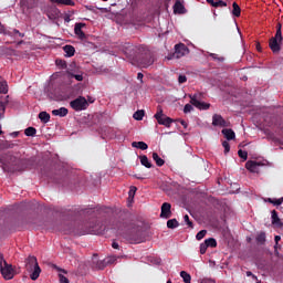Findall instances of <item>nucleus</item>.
I'll use <instances>...</instances> for the list:
<instances>
[{
  "instance_id": "49530a36",
  "label": "nucleus",
  "mask_w": 283,
  "mask_h": 283,
  "mask_svg": "<svg viewBox=\"0 0 283 283\" xmlns=\"http://www.w3.org/2000/svg\"><path fill=\"white\" fill-rule=\"evenodd\" d=\"M55 231H62L63 233H74V229L67 228V229H62V228H53Z\"/></svg>"
},
{
  "instance_id": "f8f14e48",
  "label": "nucleus",
  "mask_w": 283,
  "mask_h": 283,
  "mask_svg": "<svg viewBox=\"0 0 283 283\" xmlns=\"http://www.w3.org/2000/svg\"><path fill=\"white\" fill-rule=\"evenodd\" d=\"M83 28H85V23H76L74 28V32L76 36L81 39V41H84V39H87V36L85 35V32H83Z\"/></svg>"
},
{
  "instance_id": "20e7f679",
  "label": "nucleus",
  "mask_w": 283,
  "mask_h": 283,
  "mask_svg": "<svg viewBox=\"0 0 283 283\" xmlns=\"http://www.w3.org/2000/svg\"><path fill=\"white\" fill-rule=\"evenodd\" d=\"M70 106L74 112H83L90 107V103H87V99L84 96H78L70 102Z\"/></svg>"
},
{
  "instance_id": "6e6d98bb",
  "label": "nucleus",
  "mask_w": 283,
  "mask_h": 283,
  "mask_svg": "<svg viewBox=\"0 0 283 283\" xmlns=\"http://www.w3.org/2000/svg\"><path fill=\"white\" fill-rule=\"evenodd\" d=\"M280 240H282V237H280V235H275V237H274V241H275V247H274V249H277V244L280 243Z\"/></svg>"
},
{
  "instance_id": "f257e3e1",
  "label": "nucleus",
  "mask_w": 283,
  "mask_h": 283,
  "mask_svg": "<svg viewBox=\"0 0 283 283\" xmlns=\"http://www.w3.org/2000/svg\"><path fill=\"white\" fill-rule=\"evenodd\" d=\"M112 229L118 235H123L124 240L129 242L130 244H140L144 242L143 231L139 230L138 227H133L132 229L127 228V223L117 221L111 228L109 227H98L96 224H92L88 228L82 230L80 235H85V233H93L98 235L105 231H109Z\"/></svg>"
},
{
  "instance_id": "e433bc0d",
  "label": "nucleus",
  "mask_w": 283,
  "mask_h": 283,
  "mask_svg": "<svg viewBox=\"0 0 283 283\" xmlns=\"http://www.w3.org/2000/svg\"><path fill=\"white\" fill-rule=\"evenodd\" d=\"M25 136H36V128L34 127H28L24 130Z\"/></svg>"
},
{
  "instance_id": "ea45409f",
  "label": "nucleus",
  "mask_w": 283,
  "mask_h": 283,
  "mask_svg": "<svg viewBox=\"0 0 283 283\" xmlns=\"http://www.w3.org/2000/svg\"><path fill=\"white\" fill-rule=\"evenodd\" d=\"M190 112H193V104H186L184 107V114H189Z\"/></svg>"
},
{
  "instance_id": "5fc2aeb1",
  "label": "nucleus",
  "mask_w": 283,
  "mask_h": 283,
  "mask_svg": "<svg viewBox=\"0 0 283 283\" xmlns=\"http://www.w3.org/2000/svg\"><path fill=\"white\" fill-rule=\"evenodd\" d=\"M247 276H248V277H252V279L255 280V282H258V277L255 276V274H253V272L248 271V272H247Z\"/></svg>"
},
{
  "instance_id": "bb28decb",
  "label": "nucleus",
  "mask_w": 283,
  "mask_h": 283,
  "mask_svg": "<svg viewBox=\"0 0 283 283\" xmlns=\"http://www.w3.org/2000/svg\"><path fill=\"white\" fill-rule=\"evenodd\" d=\"M167 227L168 229H178V227H180V223H178V220L176 219H169L167 221Z\"/></svg>"
},
{
  "instance_id": "a211bd4d",
  "label": "nucleus",
  "mask_w": 283,
  "mask_h": 283,
  "mask_svg": "<svg viewBox=\"0 0 283 283\" xmlns=\"http://www.w3.org/2000/svg\"><path fill=\"white\" fill-rule=\"evenodd\" d=\"M66 114H69V111H67V108H65V107H61V108H59V109H53V111H52V115H53V116H60V118H64V116H65Z\"/></svg>"
},
{
  "instance_id": "ddd939ff",
  "label": "nucleus",
  "mask_w": 283,
  "mask_h": 283,
  "mask_svg": "<svg viewBox=\"0 0 283 283\" xmlns=\"http://www.w3.org/2000/svg\"><path fill=\"white\" fill-rule=\"evenodd\" d=\"M272 224L273 227H276L277 229H282L283 227V222L282 220L280 219V217L277 216V211L275 210H272Z\"/></svg>"
},
{
  "instance_id": "5701e85b",
  "label": "nucleus",
  "mask_w": 283,
  "mask_h": 283,
  "mask_svg": "<svg viewBox=\"0 0 283 283\" xmlns=\"http://www.w3.org/2000/svg\"><path fill=\"white\" fill-rule=\"evenodd\" d=\"M59 14H61V11H59V9H53L51 11H48V17L51 21L59 19Z\"/></svg>"
},
{
  "instance_id": "c9c22d12",
  "label": "nucleus",
  "mask_w": 283,
  "mask_h": 283,
  "mask_svg": "<svg viewBox=\"0 0 283 283\" xmlns=\"http://www.w3.org/2000/svg\"><path fill=\"white\" fill-rule=\"evenodd\" d=\"M55 65L62 70H67V62H65V60H56Z\"/></svg>"
},
{
  "instance_id": "7ed1b4c3",
  "label": "nucleus",
  "mask_w": 283,
  "mask_h": 283,
  "mask_svg": "<svg viewBox=\"0 0 283 283\" xmlns=\"http://www.w3.org/2000/svg\"><path fill=\"white\" fill-rule=\"evenodd\" d=\"M25 271L29 272L31 280L35 282V280H39V276L41 275V266H39V261L36 260V256L30 255L25 259Z\"/></svg>"
},
{
  "instance_id": "4468645a",
  "label": "nucleus",
  "mask_w": 283,
  "mask_h": 283,
  "mask_svg": "<svg viewBox=\"0 0 283 283\" xmlns=\"http://www.w3.org/2000/svg\"><path fill=\"white\" fill-rule=\"evenodd\" d=\"M280 40H277L276 38H271L270 39V50H272V52L276 53L280 52V50H282V48L280 46Z\"/></svg>"
},
{
  "instance_id": "423d86ee",
  "label": "nucleus",
  "mask_w": 283,
  "mask_h": 283,
  "mask_svg": "<svg viewBox=\"0 0 283 283\" xmlns=\"http://www.w3.org/2000/svg\"><path fill=\"white\" fill-rule=\"evenodd\" d=\"M1 275L6 280H12L14 277V268H12V264H8V262H4V266L0 268Z\"/></svg>"
},
{
  "instance_id": "09e8293b",
  "label": "nucleus",
  "mask_w": 283,
  "mask_h": 283,
  "mask_svg": "<svg viewBox=\"0 0 283 283\" xmlns=\"http://www.w3.org/2000/svg\"><path fill=\"white\" fill-rule=\"evenodd\" d=\"M70 77H71V78H76L77 81H83V75H82V74H74V73H71V74H70Z\"/></svg>"
},
{
  "instance_id": "c85d7f7f",
  "label": "nucleus",
  "mask_w": 283,
  "mask_h": 283,
  "mask_svg": "<svg viewBox=\"0 0 283 283\" xmlns=\"http://www.w3.org/2000/svg\"><path fill=\"white\" fill-rule=\"evenodd\" d=\"M205 242L208 248L210 247L211 249H216V247H218V241L213 238L206 239Z\"/></svg>"
},
{
  "instance_id": "2f4dec72",
  "label": "nucleus",
  "mask_w": 283,
  "mask_h": 283,
  "mask_svg": "<svg viewBox=\"0 0 283 283\" xmlns=\"http://www.w3.org/2000/svg\"><path fill=\"white\" fill-rule=\"evenodd\" d=\"M145 117V111H137L134 113L133 118H135V120H143V118Z\"/></svg>"
},
{
  "instance_id": "a19ab883",
  "label": "nucleus",
  "mask_w": 283,
  "mask_h": 283,
  "mask_svg": "<svg viewBox=\"0 0 283 283\" xmlns=\"http://www.w3.org/2000/svg\"><path fill=\"white\" fill-rule=\"evenodd\" d=\"M184 221L190 229H193V222H191V220L189 219V214L184 216Z\"/></svg>"
},
{
  "instance_id": "2eb2a0df",
  "label": "nucleus",
  "mask_w": 283,
  "mask_h": 283,
  "mask_svg": "<svg viewBox=\"0 0 283 283\" xmlns=\"http://www.w3.org/2000/svg\"><path fill=\"white\" fill-rule=\"evenodd\" d=\"M174 12L175 14H185L187 12V9H185V4L180 2V0H177L174 4Z\"/></svg>"
},
{
  "instance_id": "6e6552de",
  "label": "nucleus",
  "mask_w": 283,
  "mask_h": 283,
  "mask_svg": "<svg viewBox=\"0 0 283 283\" xmlns=\"http://www.w3.org/2000/svg\"><path fill=\"white\" fill-rule=\"evenodd\" d=\"M262 163L260 161H253V160H249L245 163V169H248V171H251V174H260V168L262 167Z\"/></svg>"
},
{
  "instance_id": "603ef678",
  "label": "nucleus",
  "mask_w": 283,
  "mask_h": 283,
  "mask_svg": "<svg viewBox=\"0 0 283 283\" xmlns=\"http://www.w3.org/2000/svg\"><path fill=\"white\" fill-rule=\"evenodd\" d=\"M178 83H180V84L187 83V76L186 75H179Z\"/></svg>"
},
{
  "instance_id": "72a5a7b5",
  "label": "nucleus",
  "mask_w": 283,
  "mask_h": 283,
  "mask_svg": "<svg viewBox=\"0 0 283 283\" xmlns=\"http://www.w3.org/2000/svg\"><path fill=\"white\" fill-rule=\"evenodd\" d=\"M118 260V256L113 255V256H108L104 260L105 264H116V261Z\"/></svg>"
},
{
  "instance_id": "864d4df0",
  "label": "nucleus",
  "mask_w": 283,
  "mask_h": 283,
  "mask_svg": "<svg viewBox=\"0 0 283 283\" xmlns=\"http://www.w3.org/2000/svg\"><path fill=\"white\" fill-rule=\"evenodd\" d=\"M105 266H107L105 261H101L99 263H97V269H99L101 271H103V269H105Z\"/></svg>"
},
{
  "instance_id": "052dcab7",
  "label": "nucleus",
  "mask_w": 283,
  "mask_h": 283,
  "mask_svg": "<svg viewBox=\"0 0 283 283\" xmlns=\"http://www.w3.org/2000/svg\"><path fill=\"white\" fill-rule=\"evenodd\" d=\"M282 202H283V198L275 199V207H280V205H282Z\"/></svg>"
},
{
  "instance_id": "37998d69",
  "label": "nucleus",
  "mask_w": 283,
  "mask_h": 283,
  "mask_svg": "<svg viewBox=\"0 0 283 283\" xmlns=\"http://www.w3.org/2000/svg\"><path fill=\"white\" fill-rule=\"evenodd\" d=\"M210 56H211V59H213L214 61H219V63H223V61H224V57L218 56V54H216V53H210Z\"/></svg>"
},
{
  "instance_id": "4be33fe9",
  "label": "nucleus",
  "mask_w": 283,
  "mask_h": 283,
  "mask_svg": "<svg viewBox=\"0 0 283 283\" xmlns=\"http://www.w3.org/2000/svg\"><path fill=\"white\" fill-rule=\"evenodd\" d=\"M272 39L279 40V43H282V23L276 24V33Z\"/></svg>"
},
{
  "instance_id": "dca6fc26",
  "label": "nucleus",
  "mask_w": 283,
  "mask_h": 283,
  "mask_svg": "<svg viewBox=\"0 0 283 283\" xmlns=\"http://www.w3.org/2000/svg\"><path fill=\"white\" fill-rule=\"evenodd\" d=\"M221 133L223 134L224 138H227V140H235V132H233V129L223 128Z\"/></svg>"
},
{
  "instance_id": "a18cd8bd",
  "label": "nucleus",
  "mask_w": 283,
  "mask_h": 283,
  "mask_svg": "<svg viewBox=\"0 0 283 283\" xmlns=\"http://www.w3.org/2000/svg\"><path fill=\"white\" fill-rule=\"evenodd\" d=\"M222 147L224 148V154H229V151H231V145H229V142L224 140L222 143Z\"/></svg>"
},
{
  "instance_id": "0e129e2a",
  "label": "nucleus",
  "mask_w": 283,
  "mask_h": 283,
  "mask_svg": "<svg viewBox=\"0 0 283 283\" xmlns=\"http://www.w3.org/2000/svg\"><path fill=\"white\" fill-rule=\"evenodd\" d=\"M0 163L2 164V169H8V164L3 159H0Z\"/></svg>"
},
{
  "instance_id": "e2e57ef3",
  "label": "nucleus",
  "mask_w": 283,
  "mask_h": 283,
  "mask_svg": "<svg viewBox=\"0 0 283 283\" xmlns=\"http://www.w3.org/2000/svg\"><path fill=\"white\" fill-rule=\"evenodd\" d=\"M145 75H143V73H138L137 74V81H140V83H143V78Z\"/></svg>"
},
{
  "instance_id": "de8ad7c7",
  "label": "nucleus",
  "mask_w": 283,
  "mask_h": 283,
  "mask_svg": "<svg viewBox=\"0 0 283 283\" xmlns=\"http://www.w3.org/2000/svg\"><path fill=\"white\" fill-rule=\"evenodd\" d=\"M207 235V230H201L197 233L196 238L197 240H202Z\"/></svg>"
},
{
  "instance_id": "cd10ccee",
  "label": "nucleus",
  "mask_w": 283,
  "mask_h": 283,
  "mask_svg": "<svg viewBox=\"0 0 283 283\" xmlns=\"http://www.w3.org/2000/svg\"><path fill=\"white\" fill-rule=\"evenodd\" d=\"M256 242H258V244H264L266 242V233L265 232H260L256 235Z\"/></svg>"
},
{
  "instance_id": "473e14b6",
  "label": "nucleus",
  "mask_w": 283,
  "mask_h": 283,
  "mask_svg": "<svg viewBox=\"0 0 283 283\" xmlns=\"http://www.w3.org/2000/svg\"><path fill=\"white\" fill-rule=\"evenodd\" d=\"M0 94H8V82H0Z\"/></svg>"
},
{
  "instance_id": "774afa93",
  "label": "nucleus",
  "mask_w": 283,
  "mask_h": 283,
  "mask_svg": "<svg viewBox=\"0 0 283 283\" xmlns=\"http://www.w3.org/2000/svg\"><path fill=\"white\" fill-rule=\"evenodd\" d=\"M132 193H136V187H132L129 190V196H132Z\"/></svg>"
},
{
  "instance_id": "f704fd0d",
  "label": "nucleus",
  "mask_w": 283,
  "mask_h": 283,
  "mask_svg": "<svg viewBox=\"0 0 283 283\" xmlns=\"http://www.w3.org/2000/svg\"><path fill=\"white\" fill-rule=\"evenodd\" d=\"M6 118V102H0V120Z\"/></svg>"
},
{
  "instance_id": "680f3d73",
  "label": "nucleus",
  "mask_w": 283,
  "mask_h": 283,
  "mask_svg": "<svg viewBox=\"0 0 283 283\" xmlns=\"http://www.w3.org/2000/svg\"><path fill=\"white\" fill-rule=\"evenodd\" d=\"M179 123H180V125H182V127H184L185 129H187L188 124H187V122H186L185 119L179 120Z\"/></svg>"
},
{
  "instance_id": "4c0bfd02",
  "label": "nucleus",
  "mask_w": 283,
  "mask_h": 283,
  "mask_svg": "<svg viewBox=\"0 0 283 283\" xmlns=\"http://www.w3.org/2000/svg\"><path fill=\"white\" fill-rule=\"evenodd\" d=\"M2 149H14V143L12 142H4L1 144Z\"/></svg>"
},
{
  "instance_id": "13d9d810",
  "label": "nucleus",
  "mask_w": 283,
  "mask_h": 283,
  "mask_svg": "<svg viewBox=\"0 0 283 283\" xmlns=\"http://www.w3.org/2000/svg\"><path fill=\"white\" fill-rule=\"evenodd\" d=\"M201 283H216L213 279H202Z\"/></svg>"
},
{
  "instance_id": "f3484780",
  "label": "nucleus",
  "mask_w": 283,
  "mask_h": 283,
  "mask_svg": "<svg viewBox=\"0 0 283 283\" xmlns=\"http://www.w3.org/2000/svg\"><path fill=\"white\" fill-rule=\"evenodd\" d=\"M21 3L24 8H28V10H32L39 6V0H21Z\"/></svg>"
},
{
  "instance_id": "0eeeda50",
  "label": "nucleus",
  "mask_w": 283,
  "mask_h": 283,
  "mask_svg": "<svg viewBox=\"0 0 283 283\" xmlns=\"http://www.w3.org/2000/svg\"><path fill=\"white\" fill-rule=\"evenodd\" d=\"M190 103L197 109H209L211 107V104L198 101V95H190Z\"/></svg>"
},
{
  "instance_id": "4d7b16f0",
  "label": "nucleus",
  "mask_w": 283,
  "mask_h": 283,
  "mask_svg": "<svg viewBox=\"0 0 283 283\" xmlns=\"http://www.w3.org/2000/svg\"><path fill=\"white\" fill-rule=\"evenodd\" d=\"M13 34H18V36H20L21 39H23V36H25V33H21L19 30L14 29L13 30Z\"/></svg>"
},
{
  "instance_id": "f03ea898",
  "label": "nucleus",
  "mask_w": 283,
  "mask_h": 283,
  "mask_svg": "<svg viewBox=\"0 0 283 283\" xmlns=\"http://www.w3.org/2000/svg\"><path fill=\"white\" fill-rule=\"evenodd\" d=\"M124 54L132 61L133 65H139V67H149L154 65V55L151 51L145 45H133L127 43L125 45Z\"/></svg>"
},
{
  "instance_id": "69168bd1",
  "label": "nucleus",
  "mask_w": 283,
  "mask_h": 283,
  "mask_svg": "<svg viewBox=\"0 0 283 283\" xmlns=\"http://www.w3.org/2000/svg\"><path fill=\"white\" fill-rule=\"evenodd\" d=\"M112 247H113L114 249H119L120 245H118V242L113 241Z\"/></svg>"
},
{
  "instance_id": "338daca9",
  "label": "nucleus",
  "mask_w": 283,
  "mask_h": 283,
  "mask_svg": "<svg viewBox=\"0 0 283 283\" xmlns=\"http://www.w3.org/2000/svg\"><path fill=\"white\" fill-rule=\"evenodd\" d=\"M275 200H276V199L268 198L266 202H270V205H274V206H275Z\"/></svg>"
},
{
  "instance_id": "aec40b11",
  "label": "nucleus",
  "mask_w": 283,
  "mask_h": 283,
  "mask_svg": "<svg viewBox=\"0 0 283 283\" xmlns=\"http://www.w3.org/2000/svg\"><path fill=\"white\" fill-rule=\"evenodd\" d=\"M140 163L143 167H146L147 169H151L154 165L149 163V158H147V155L139 156Z\"/></svg>"
},
{
  "instance_id": "1a4fd4ad",
  "label": "nucleus",
  "mask_w": 283,
  "mask_h": 283,
  "mask_svg": "<svg viewBox=\"0 0 283 283\" xmlns=\"http://www.w3.org/2000/svg\"><path fill=\"white\" fill-rule=\"evenodd\" d=\"M186 54H189V48H187V45L182 43L175 45V55L177 59H181V56H185Z\"/></svg>"
},
{
  "instance_id": "a878e982",
  "label": "nucleus",
  "mask_w": 283,
  "mask_h": 283,
  "mask_svg": "<svg viewBox=\"0 0 283 283\" xmlns=\"http://www.w3.org/2000/svg\"><path fill=\"white\" fill-rule=\"evenodd\" d=\"M232 14L233 17H240V14H242V9H240V6L237 4V2L232 3Z\"/></svg>"
},
{
  "instance_id": "c756f323",
  "label": "nucleus",
  "mask_w": 283,
  "mask_h": 283,
  "mask_svg": "<svg viewBox=\"0 0 283 283\" xmlns=\"http://www.w3.org/2000/svg\"><path fill=\"white\" fill-rule=\"evenodd\" d=\"M51 3H59L61 6H74L72 0H51Z\"/></svg>"
},
{
  "instance_id": "7c9ffc66",
  "label": "nucleus",
  "mask_w": 283,
  "mask_h": 283,
  "mask_svg": "<svg viewBox=\"0 0 283 283\" xmlns=\"http://www.w3.org/2000/svg\"><path fill=\"white\" fill-rule=\"evenodd\" d=\"M180 277H182L185 283H191V274L187 273V271H181Z\"/></svg>"
},
{
  "instance_id": "58836bf2",
  "label": "nucleus",
  "mask_w": 283,
  "mask_h": 283,
  "mask_svg": "<svg viewBox=\"0 0 283 283\" xmlns=\"http://www.w3.org/2000/svg\"><path fill=\"white\" fill-rule=\"evenodd\" d=\"M238 156L239 158H242V160H247V158H249V153H247V150L239 149Z\"/></svg>"
},
{
  "instance_id": "c03bdc74",
  "label": "nucleus",
  "mask_w": 283,
  "mask_h": 283,
  "mask_svg": "<svg viewBox=\"0 0 283 283\" xmlns=\"http://www.w3.org/2000/svg\"><path fill=\"white\" fill-rule=\"evenodd\" d=\"M207 249H209V245H207L206 241L200 244V253L201 255H205L207 253Z\"/></svg>"
},
{
  "instance_id": "79ce46f5",
  "label": "nucleus",
  "mask_w": 283,
  "mask_h": 283,
  "mask_svg": "<svg viewBox=\"0 0 283 283\" xmlns=\"http://www.w3.org/2000/svg\"><path fill=\"white\" fill-rule=\"evenodd\" d=\"M214 8H227V2L222 0L214 1Z\"/></svg>"
},
{
  "instance_id": "bf43d9fd",
  "label": "nucleus",
  "mask_w": 283,
  "mask_h": 283,
  "mask_svg": "<svg viewBox=\"0 0 283 283\" xmlns=\"http://www.w3.org/2000/svg\"><path fill=\"white\" fill-rule=\"evenodd\" d=\"M11 160H13V164H11L12 167H14V165H17V163H23V160L17 159L14 157H11Z\"/></svg>"
},
{
  "instance_id": "393cba45",
  "label": "nucleus",
  "mask_w": 283,
  "mask_h": 283,
  "mask_svg": "<svg viewBox=\"0 0 283 283\" xmlns=\"http://www.w3.org/2000/svg\"><path fill=\"white\" fill-rule=\"evenodd\" d=\"M153 160H155L157 167H163V165H165L164 159L158 156V153H153Z\"/></svg>"
},
{
  "instance_id": "9b49d317",
  "label": "nucleus",
  "mask_w": 283,
  "mask_h": 283,
  "mask_svg": "<svg viewBox=\"0 0 283 283\" xmlns=\"http://www.w3.org/2000/svg\"><path fill=\"white\" fill-rule=\"evenodd\" d=\"M160 218H165L166 220H168V218H171V203L164 202L161 205Z\"/></svg>"
},
{
  "instance_id": "6ab92c4d",
  "label": "nucleus",
  "mask_w": 283,
  "mask_h": 283,
  "mask_svg": "<svg viewBox=\"0 0 283 283\" xmlns=\"http://www.w3.org/2000/svg\"><path fill=\"white\" fill-rule=\"evenodd\" d=\"M132 147H135L136 149H142V151L149 149V146L145 142H133Z\"/></svg>"
},
{
  "instance_id": "b1692460",
  "label": "nucleus",
  "mask_w": 283,
  "mask_h": 283,
  "mask_svg": "<svg viewBox=\"0 0 283 283\" xmlns=\"http://www.w3.org/2000/svg\"><path fill=\"white\" fill-rule=\"evenodd\" d=\"M39 118H40L41 123H50V113L40 112L39 113Z\"/></svg>"
},
{
  "instance_id": "8fccbe9b",
  "label": "nucleus",
  "mask_w": 283,
  "mask_h": 283,
  "mask_svg": "<svg viewBox=\"0 0 283 283\" xmlns=\"http://www.w3.org/2000/svg\"><path fill=\"white\" fill-rule=\"evenodd\" d=\"M6 262L8 261H6L3 253H0V269H2V266H6Z\"/></svg>"
},
{
  "instance_id": "9d476101",
  "label": "nucleus",
  "mask_w": 283,
  "mask_h": 283,
  "mask_svg": "<svg viewBox=\"0 0 283 283\" xmlns=\"http://www.w3.org/2000/svg\"><path fill=\"white\" fill-rule=\"evenodd\" d=\"M213 127H229V123L222 117V115L214 114L212 116Z\"/></svg>"
},
{
  "instance_id": "412c9836",
  "label": "nucleus",
  "mask_w": 283,
  "mask_h": 283,
  "mask_svg": "<svg viewBox=\"0 0 283 283\" xmlns=\"http://www.w3.org/2000/svg\"><path fill=\"white\" fill-rule=\"evenodd\" d=\"M63 50H64L66 56H69V57L74 56V54L76 52V49H74L73 45H65V46H63Z\"/></svg>"
},
{
  "instance_id": "3c124183",
  "label": "nucleus",
  "mask_w": 283,
  "mask_h": 283,
  "mask_svg": "<svg viewBox=\"0 0 283 283\" xmlns=\"http://www.w3.org/2000/svg\"><path fill=\"white\" fill-rule=\"evenodd\" d=\"M59 277H60V283H70V280L65 277V275L60 274Z\"/></svg>"
},
{
  "instance_id": "39448f33",
  "label": "nucleus",
  "mask_w": 283,
  "mask_h": 283,
  "mask_svg": "<svg viewBox=\"0 0 283 283\" xmlns=\"http://www.w3.org/2000/svg\"><path fill=\"white\" fill-rule=\"evenodd\" d=\"M154 118H156L159 125H164V127H171V123H174L171 117H167L165 114H163L161 107H158V112L154 115Z\"/></svg>"
}]
</instances>
